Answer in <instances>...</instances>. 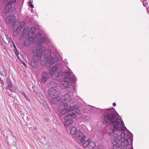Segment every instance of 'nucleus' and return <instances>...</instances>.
<instances>
[{
	"instance_id": "1",
	"label": "nucleus",
	"mask_w": 149,
	"mask_h": 149,
	"mask_svg": "<svg viewBox=\"0 0 149 149\" xmlns=\"http://www.w3.org/2000/svg\"><path fill=\"white\" fill-rule=\"evenodd\" d=\"M45 41V38L39 39L38 44L33 47L32 51L33 53L36 55V58L40 59L41 65H44L48 63L51 65L57 62L58 58L57 56H54V57H49V60H47L48 57L50 56L51 52L49 49H47L44 46Z\"/></svg>"
},
{
	"instance_id": "2",
	"label": "nucleus",
	"mask_w": 149,
	"mask_h": 149,
	"mask_svg": "<svg viewBox=\"0 0 149 149\" xmlns=\"http://www.w3.org/2000/svg\"><path fill=\"white\" fill-rule=\"evenodd\" d=\"M104 123H110L113 125L115 130L122 131H125L127 129L125 126L123 122L120 119V118L113 112L110 114H106L103 116Z\"/></svg>"
},
{
	"instance_id": "3",
	"label": "nucleus",
	"mask_w": 149,
	"mask_h": 149,
	"mask_svg": "<svg viewBox=\"0 0 149 149\" xmlns=\"http://www.w3.org/2000/svg\"><path fill=\"white\" fill-rule=\"evenodd\" d=\"M76 115L74 112H72L71 114H69L64 117L65 122L64 125L67 129V128L69 130L70 129V133L71 134L74 135V134L77 132V128L74 127H72V124L74 122L73 119L75 118Z\"/></svg>"
},
{
	"instance_id": "4",
	"label": "nucleus",
	"mask_w": 149,
	"mask_h": 149,
	"mask_svg": "<svg viewBox=\"0 0 149 149\" xmlns=\"http://www.w3.org/2000/svg\"><path fill=\"white\" fill-rule=\"evenodd\" d=\"M35 32V28L34 27L32 26L28 33V37L24 41V42L25 45L26 46H29L34 40H35L37 42L36 45L38 43V40L39 39L44 38V37H41V34L38 33L35 35L34 39V36Z\"/></svg>"
},
{
	"instance_id": "5",
	"label": "nucleus",
	"mask_w": 149,
	"mask_h": 149,
	"mask_svg": "<svg viewBox=\"0 0 149 149\" xmlns=\"http://www.w3.org/2000/svg\"><path fill=\"white\" fill-rule=\"evenodd\" d=\"M80 112V111L77 108L76 106L72 107L70 106L68 107V105L67 103H63V104L60 105L58 107V111L60 112Z\"/></svg>"
},
{
	"instance_id": "6",
	"label": "nucleus",
	"mask_w": 149,
	"mask_h": 149,
	"mask_svg": "<svg viewBox=\"0 0 149 149\" xmlns=\"http://www.w3.org/2000/svg\"><path fill=\"white\" fill-rule=\"evenodd\" d=\"M6 0L8 3L4 9V13L6 14L9 12L12 14H14L15 13L16 10L14 8L12 7L11 4L15 2L16 0Z\"/></svg>"
},
{
	"instance_id": "7",
	"label": "nucleus",
	"mask_w": 149,
	"mask_h": 149,
	"mask_svg": "<svg viewBox=\"0 0 149 149\" xmlns=\"http://www.w3.org/2000/svg\"><path fill=\"white\" fill-rule=\"evenodd\" d=\"M61 97V102L62 103H67L71 100L70 96L68 93H65Z\"/></svg>"
},
{
	"instance_id": "8",
	"label": "nucleus",
	"mask_w": 149,
	"mask_h": 149,
	"mask_svg": "<svg viewBox=\"0 0 149 149\" xmlns=\"http://www.w3.org/2000/svg\"><path fill=\"white\" fill-rule=\"evenodd\" d=\"M19 23L17 21L14 22L13 23L12 28L13 31V34L15 36H17L19 34L18 29L19 28Z\"/></svg>"
},
{
	"instance_id": "9",
	"label": "nucleus",
	"mask_w": 149,
	"mask_h": 149,
	"mask_svg": "<svg viewBox=\"0 0 149 149\" xmlns=\"http://www.w3.org/2000/svg\"><path fill=\"white\" fill-rule=\"evenodd\" d=\"M90 107L91 108V109L90 110V111H96L97 112H102L103 111H107V112H116L115 110L112 107L110 109H105L104 110H103L101 109H99L98 108H96L93 107L92 106H90Z\"/></svg>"
},
{
	"instance_id": "10",
	"label": "nucleus",
	"mask_w": 149,
	"mask_h": 149,
	"mask_svg": "<svg viewBox=\"0 0 149 149\" xmlns=\"http://www.w3.org/2000/svg\"><path fill=\"white\" fill-rule=\"evenodd\" d=\"M6 81L8 85L7 88L11 91H15L16 89V88L15 86L12 85V83L9 77L7 78Z\"/></svg>"
},
{
	"instance_id": "11",
	"label": "nucleus",
	"mask_w": 149,
	"mask_h": 149,
	"mask_svg": "<svg viewBox=\"0 0 149 149\" xmlns=\"http://www.w3.org/2000/svg\"><path fill=\"white\" fill-rule=\"evenodd\" d=\"M6 22L7 24H10L13 22H16V17L14 14L12 15H10L7 17L5 19Z\"/></svg>"
},
{
	"instance_id": "12",
	"label": "nucleus",
	"mask_w": 149,
	"mask_h": 149,
	"mask_svg": "<svg viewBox=\"0 0 149 149\" xmlns=\"http://www.w3.org/2000/svg\"><path fill=\"white\" fill-rule=\"evenodd\" d=\"M130 140V141H131V143H132V141L133 139L132 138L130 137V136L128 135H127L126 136V138L125 139L124 141L121 143V146H124L126 147L127 146L129 143L128 140Z\"/></svg>"
},
{
	"instance_id": "13",
	"label": "nucleus",
	"mask_w": 149,
	"mask_h": 149,
	"mask_svg": "<svg viewBox=\"0 0 149 149\" xmlns=\"http://www.w3.org/2000/svg\"><path fill=\"white\" fill-rule=\"evenodd\" d=\"M61 97L58 96L51 99L50 100V101L51 103L52 104H58L60 102H61Z\"/></svg>"
},
{
	"instance_id": "14",
	"label": "nucleus",
	"mask_w": 149,
	"mask_h": 149,
	"mask_svg": "<svg viewBox=\"0 0 149 149\" xmlns=\"http://www.w3.org/2000/svg\"><path fill=\"white\" fill-rule=\"evenodd\" d=\"M71 76L65 77L66 80H67L69 83L75 82L77 81V79L74 76V74H72Z\"/></svg>"
},
{
	"instance_id": "15",
	"label": "nucleus",
	"mask_w": 149,
	"mask_h": 149,
	"mask_svg": "<svg viewBox=\"0 0 149 149\" xmlns=\"http://www.w3.org/2000/svg\"><path fill=\"white\" fill-rule=\"evenodd\" d=\"M121 136L120 135H117L116 137L115 138V139H113L112 141V143L113 144L114 146H116V144H118L119 142H121Z\"/></svg>"
},
{
	"instance_id": "16",
	"label": "nucleus",
	"mask_w": 149,
	"mask_h": 149,
	"mask_svg": "<svg viewBox=\"0 0 149 149\" xmlns=\"http://www.w3.org/2000/svg\"><path fill=\"white\" fill-rule=\"evenodd\" d=\"M58 92L55 89L52 88H50L48 92V94L51 97H53Z\"/></svg>"
},
{
	"instance_id": "17",
	"label": "nucleus",
	"mask_w": 149,
	"mask_h": 149,
	"mask_svg": "<svg viewBox=\"0 0 149 149\" xmlns=\"http://www.w3.org/2000/svg\"><path fill=\"white\" fill-rule=\"evenodd\" d=\"M63 74V72L59 70L54 74V77H53V78L60 79L61 78Z\"/></svg>"
},
{
	"instance_id": "18",
	"label": "nucleus",
	"mask_w": 149,
	"mask_h": 149,
	"mask_svg": "<svg viewBox=\"0 0 149 149\" xmlns=\"http://www.w3.org/2000/svg\"><path fill=\"white\" fill-rule=\"evenodd\" d=\"M58 68V67L56 65H55L54 66L52 67L49 70V74L51 75H52L54 73H55V72H56Z\"/></svg>"
},
{
	"instance_id": "19",
	"label": "nucleus",
	"mask_w": 149,
	"mask_h": 149,
	"mask_svg": "<svg viewBox=\"0 0 149 149\" xmlns=\"http://www.w3.org/2000/svg\"><path fill=\"white\" fill-rule=\"evenodd\" d=\"M74 136L75 138L79 139L82 136L83 134L82 132L80 131H77V132L74 134Z\"/></svg>"
},
{
	"instance_id": "20",
	"label": "nucleus",
	"mask_w": 149,
	"mask_h": 149,
	"mask_svg": "<svg viewBox=\"0 0 149 149\" xmlns=\"http://www.w3.org/2000/svg\"><path fill=\"white\" fill-rule=\"evenodd\" d=\"M91 141V139L89 138L83 143V146L85 149H87Z\"/></svg>"
},
{
	"instance_id": "21",
	"label": "nucleus",
	"mask_w": 149,
	"mask_h": 149,
	"mask_svg": "<svg viewBox=\"0 0 149 149\" xmlns=\"http://www.w3.org/2000/svg\"><path fill=\"white\" fill-rule=\"evenodd\" d=\"M0 74L4 76H6L7 75V71L4 68L1 67L0 68Z\"/></svg>"
},
{
	"instance_id": "22",
	"label": "nucleus",
	"mask_w": 149,
	"mask_h": 149,
	"mask_svg": "<svg viewBox=\"0 0 149 149\" xmlns=\"http://www.w3.org/2000/svg\"><path fill=\"white\" fill-rule=\"evenodd\" d=\"M57 83L54 81H50L48 84V86L53 88L57 87Z\"/></svg>"
},
{
	"instance_id": "23",
	"label": "nucleus",
	"mask_w": 149,
	"mask_h": 149,
	"mask_svg": "<svg viewBox=\"0 0 149 149\" xmlns=\"http://www.w3.org/2000/svg\"><path fill=\"white\" fill-rule=\"evenodd\" d=\"M47 72H45L42 73V76L41 77V81L42 82H45L47 79V77L46 75Z\"/></svg>"
},
{
	"instance_id": "24",
	"label": "nucleus",
	"mask_w": 149,
	"mask_h": 149,
	"mask_svg": "<svg viewBox=\"0 0 149 149\" xmlns=\"http://www.w3.org/2000/svg\"><path fill=\"white\" fill-rule=\"evenodd\" d=\"M31 65L32 67L35 69L37 67L36 61L34 59H33V60L31 61Z\"/></svg>"
},
{
	"instance_id": "25",
	"label": "nucleus",
	"mask_w": 149,
	"mask_h": 149,
	"mask_svg": "<svg viewBox=\"0 0 149 149\" xmlns=\"http://www.w3.org/2000/svg\"><path fill=\"white\" fill-rule=\"evenodd\" d=\"M95 144L93 141H91L87 149H93L95 146Z\"/></svg>"
},
{
	"instance_id": "26",
	"label": "nucleus",
	"mask_w": 149,
	"mask_h": 149,
	"mask_svg": "<svg viewBox=\"0 0 149 149\" xmlns=\"http://www.w3.org/2000/svg\"><path fill=\"white\" fill-rule=\"evenodd\" d=\"M65 81H63L62 82V85L63 87L66 88L68 87L69 85L67 82V80H66L65 79Z\"/></svg>"
},
{
	"instance_id": "27",
	"label": "nucleus",
	"mask_w": 149,
	"mask_h": 149,
	"mask_svg": "<svg viewBox=\"0 0 149 149\" xmlns=\"http://www.w3.org/2000/svg\"><path fill=\"white\" fill-rule=\"evenodd\" d=\"M66 89L68 91H70L74 90V88L72 85H69Z\"/></svg>"
},
{
	"instance_id": "28",
	"label": "nucleus",
	"mask_w": 149,
	"mask_h": 149,
	"mask_svg": "<svg viewBox=\"0 0 149 149\" xmlns=\"http://www.w3.org/2000/svg\"><path fill=\"white\" fill-rule=\"evenodd\" d=\"M27 29H26V28H24V30L23 31V32H22L23 33V36L24 37L26 36V34H27Z\"/></svg>"
},
{
	"instance_id": "29",
	"label": "nucleus",
	"mask_w": 149,
	"mask_h": 149,
	"mask_svg": "<svg viewBox=\"0 0 149 149\" xmlns=\"http://www.w3.org/2000/svg\"><path fill=\"white\" fill-rule=\"evenodd\" d=\"M25 24V23L24 21H23L21 23L20 25H19V29L20 28H21V29L24 26Z\"/></svg>"
},
{
	"instance_id": "30",
	"label": "nucleus",
	"mask_w": 149,
	"mask_h": 149,
	"mask_svg": "<svg viewBox=\"0 0 149 149\" xmlns=\"http://www.w3.org/2000/svg\"><path fill=\"white\" fill-rule=\"evenodd\" d=\"M14 47L15 49V50H14L15 53V54L16 55L17 57L18 58H19V56H18L19 52H18V51H17V49L16 47L14 45Z\"/></svg>"
},
{
	"instance_id": "31",
	"label": "nucleus",
	"mask_w": 149,
	"mask_h": 149,
	"mask_svg": "<svg viewBox=\"0 0 149 149\" xmlns=\"http://www.w3.org/2000/svg\"><path fill=\"white\" fill-rule=\"evenodd\" d=\"M7 142L9 146L13 144V141L11 140L10 139H8L7 140Z\"/></svg>"
},
{
	"instance_id": "32",
	"label": "nucleus",
	"mask_w": 149,
	"mask_h": 149,
	"mask_svg": "<svg viewBox=\"0 0 149 149\" xmlns=\"http://www.w3.org/2000/svg\"><path fill=\"white\" fill-rule=\"evenodd\" d=\"M121 136V138L123 137L124 139H125L126 138V136H125V134L124 132H122L120 135Z\"/></svg>"
},
{
	"instance_id": "33",
	"label": "nucleus",
	"mask_w": 149,
	"mask_h": 149,
	"mask_svg": "<svg viewBox=\"0 0 149 149\" xmlns=\"http://www.w3.org/2000/svg\"><path fill=\"white\" fill-rule=\"evenodd\" d=\"M86 136H84L81 139V143H82L85 140V139H86Z\"/></svg>"
},
{
	"instance_id": "34",
	"label": "nucleus",
	"mask_w": 149,
	"mask_h": 149,
	"mask_svg": "<svg viewBox=\"0 0 149 149\" xmlns=\"http://www.w3.org/2000/svg\"><path fill=\"white\" fill-rule=\"evenodd\" d=\"M45 107L46 109H47V110H46V111H49V109H48V106L47 105V104L46 103H45Z\"/></svg>"
},
{
	"instance_id": "35",
	"label": "nucleus",
	"mask_w": 149,
	"mask_h": 149,
	"mask_svg": "<svg viewBox=\"0 0 149 149\" xmlns=\"http://www.w3.org/2000/svg\"><path fill=\"white\" fill-rule=\"evenodd\" d=\"M24 97L27 101H31L30 99L27 96H26H26H24Z\"/></svg>"
},
{
	"instance_id": "36",
	"label": "nucleus",
	"mask_w": 149,
	"mask_h": 149,
	"mask_svg": "<svg viewBox=\"0 0 149 149\" xmlns=\"http://www.w3.org/2000/svg\"><path fill=\"white\" fill-rule=\"evenodd\" d=\"M116 149H124V148H123L122 146H118Z\"/></svg>"
},
{
	"instance_id": "37",
	"label": "nucleus",
	"mask_w": 149,
	"mask_h": 149,
	"mask_svg": "<svg viewBox=\"0 0 149 149\" xmlns=\"http://www.w3.org/2000/svg\"><path fill=\"white\" fill-rule=\"evenodd\" d=\"M110 132L111 133H113L114 132V130L113 129H111L110 130Z\"/></svg>"
},
{
	"instance_id": "38",
	"label": "nucleus",
	"mask_w": 149,
	"mask_h": 149,
	"mask_svg": "<svg viewBox=\"0 0 149 149\" xmlns=\"http://www.w3.org/2000/svg\"><path fill=\"white\" fill-rule=\"evenodd\" d=\"M21 93L24 96H26V94L24 91H21Z\"/></svg>"
},
{
	"instance_id": "39",
	"label": "nucleus",
	"mask_w": 149,
	"mask_h": 149,
	"mask_svg": "<svg viewBox=\"0 0 149 149\" xmlns=\"http://www.w3.org/2000/svg\"><path fill=\"white\" fill-rule=\"evenodd\" d=\"M19 61H20L21 62V63H23L24 65L25 66H26V65L25 63L24 62V61L23 62L22 61H21L19 59Z\"/></svg>"
},
{
	"instance_id": "40",
	"label": "nucleus",
	"mask_w": 149,
	"mask_h": 149,
	"mask_svg": "<svg viewBox=\"0 0 149 149\" xmlns=\"http://www.w3.org/2000/svg\"><path fill=\"white\" fill-rule=\"evenodd\" d=\"M97 148L98 149H101L102 148V146L98 145L97 146Z\"/></svg>"
},
{
	"instance_id": "41",
	"label": "nucleus",
	"mask_w": 149,
	"mask_h": 149,
	"mask_svg": "<svg viewBox=\"0 0 149 149\" xmlns=\"http://www.w3.org/2000/svg\"><path fill=\"white\" fill-rule=\"evenodd\" d=\"M24 2V0H19V4L20 3L22 4Z\"/></svg>"
},
{
	"instance_id": "42",
	"label": "nucleus",
	"mask_w": 149,
	"mask_h": 149,
	"mask_svg": "<svg viewBox=\"0 0 149 149\" xmlns=\"http://www.w3.org/2000/svg\"><path fill=\"white\" fill-rule=\"evenodd\" d=\"M65 73L66 75L69 76L70 75V73L69 72H66Z\"/></svg>"
},
{
	"instance_id": "43",
	"label": "nucleus",
	"mask_w": 149,
	"mask_h": 149,
	"mask_svg": "<svg viewBox=\"0 0 149 149\" xmlns=\"http://www.w3.org/2000/svg\"><path fill=\"white\" fill-rule=\"evenodd\" d=\"M29 6H30V7L31 8H34V6L32 4H29Z\"/></svg>"
},
{
	"instance_id": "44",
	"label": "nucleus",
	"mask_w": 149,
	"mask_h": 149,
	"mask_svg": "<svg viewBox=\"0 0 149 149\" xmlns=\"http://www.w3.org/2000/svg\"><path fill=\"white\" fill-rule=\"evenodd\" d=\"M113 106L115 107L116 105V104L115 103H113Z\"/></svg>"
},
{
	"instance_id": "45",
	"label": "nucleus",
	"mask_w": 149,
	"mask_h": 149,
	"mask_svg": "<svg viewBox=\"0 0 149 149\" xmlns=\"http://www.w3.org/2000/svg\"><path fill=\"white\" fill-rule=\"evenodd\" d=\"M62 112H56V113L58 115H59V113H60V114H61V113Z\"/></svg>"
},
{
	"instance_id": "46",
	"label": "nucleus",
	"mask_w": 149,
	"mask_h": 149,
	"mask_svg": "<svg viewBox=\"0 0 149 149\" xmlns=\"http://www.w3.org/2000/svg\"><path fill=\"white\" fill-rule=\"evenodd\" d=\"M28 3L29 4H31L32 3L30 1L28 2Z\"/></svg>"
},
{
	"instance_id": "47",
	"label": "nucleus",
	"mask_w": 149,
	"mask_h": 149,
	"mask_svg": "<svg viewBox=\"0 0 149 149\" xmlns=\"http://www.w3.org/2000/svg\"><path fill=\"white\" fill-rule=\"evenodd\" d=\"M67 61V60H66V59H65V60H64V62L65 63H66Z\"/></svg>"
},
{
	"instance_id": "48",
	"label": "nucleus",
	"mask_w": 149,
	"mask_h": 149,
	"mask_svg": "<svg viewBox=\"0 0 149 149\" xmlns=\"http://www.w3.org/2000/svg\"><path fill=\"white\" fill-rule=\"evenodd\" d=\"M76 98H77L78 97V96H77L76 97Z\"/></svg>"
},
{
	"instance_id": "49",
	"label": "nucleus",
	"mask_w": 149,
	"mask_h": 149,
	"mask_svg": "<svg viewBox=\"0 0 149 149\" xmlns=\"http://www.w3.org/2000/svg\"><path fill=\"white\" fill-rule=\"evenodd\" d=\"M2 0H0V1H2Z\"/></svg>"
},
{
	"instance_id": "50",
	"label": "nucleus",
	"mask_w": 149,
	"mask_h": 149,
	"mask_svg": "<svg viewBox=\"0 0 149 149\" xmlns=\"http://www.w3.org/2000/svg\"><path fill=\"white\" fill-rule=\"evenodd\" d=\"M77 113H78V112H76Z\"/></svg>"
},
{
	"instance_id": "51",
	"label": "nucleus",
	"mask_w": 149,
	"mask_h": 149,
	"mask_svg": "<svg viewBox=\"0 0 149 149\" xmlns=\"http://www.w3.org/2000/svg\"><path fill=\"white\" fill-rule=\"evenodd\" d=\"M130 149H132V148H130Z\"/></svg>"
},
{
	"instance_id": "52",
	"label": "nucleus",
	"mask_w": 149,
	"mask_h": 149,
	"mask_svg": "<svg viewBox=\"0 0 149 149\" xmlns=\"http://www.w3.org/2000/svg\"><path fill=\"white\" fill-rule=\"evenodd\" d=\"M1 80V78H0V80Z\"/></svg>"
}]
</instances>
